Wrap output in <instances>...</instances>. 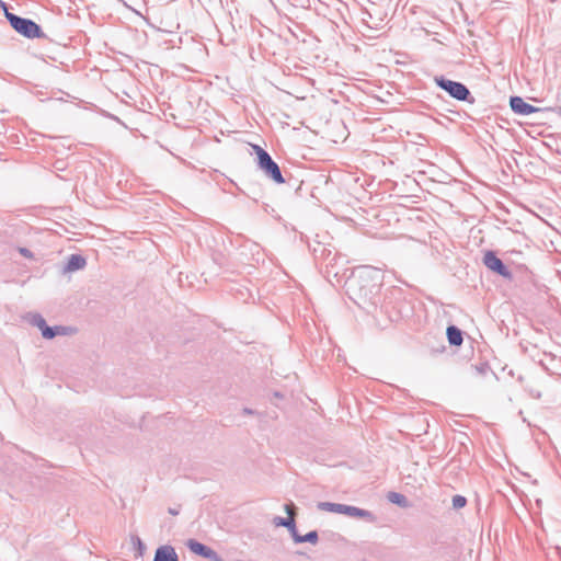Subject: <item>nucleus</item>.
<instances>
[{
  "mask_svg": "<svg viewBox=\"0 0 561 561\" xmlns=\"http://www.w3.org/2000/svg\"><path fill=\"white\" fill-rule=\"evenodd\" d=\"M380 270L364 266L347 282L350 298L367 314L378 319L379 304L382 300Z\"/></svg>",
  "mask_w": 561,
  "mask_h": 561,
  "instance_id": "f257e3e1",
  "label": "nucleus"
},
{
  "mask_svg": "<svg viewBox=\"0 0 561 561\" xmlns=\"http://www.w3.org/2000/svg\"><path fill=\"white\" fill-rule=\"evenodd\" d=\"M409 306L400 288L391 287L386 290L379 304L378 318L385 316L389 322H398L408 316ZM380 322V319H376Z\"/></svg>",
  "mask_w": 561,
  "mask_h": 561,
  "instance_id": "f03ea898",
  "label": "nucleus"
},
{
  "mask_svg": "<svg viewBox=\"0 0 561 561\" xmlns=\"http://www.w3.org/2000/svg\"><path fill=\"white\" fill-rule=\"evenodd\" d=\"M2 5L4 8V16L15 32L31 39L45 37V34L36 22L31 19L22 18L12 12H9L3 2Z\"/></svg>",
  "mask_w": 561,
  "mask_h": 561,
  "instance_id": "7ed1b4c3",
  "label": "nucleus"
},
{
  "mask_svg": "<svg viewBox=\"0 0 561 561\" xmlns=\"http://www.w3.org/2000/svg\"><path fill=\"white\" fill-rule=\"evenodd\" d=\"M256 154V163L264 174L277 184L285 183L279 165L272 159L271 154L259 145H252Z\"/></svg>",
  "mask_w": 561,
  "mask_h": 561,
  "instance_id": "20e7f679",
  "label": "nucleus"
},
{
  "mask_svg": "<svg viewBox=\"0 0 561 561\" xmlns=\"http://www.w3.org/2000/svg\"><path fill=\"white\" fill-rule=\"evenodd\" d=\"M434 82L457 101L474 103V99L466 84L447 79L444 76H435Z\"/></svg>",
  "mask_w": 561,
  "mask_h": 561,
  "instance_id": "39448f33",
  "label": "nucleus"
},
{
  "mask_svg": "<svg viewBox=\"0 0 561 561\" xmlns=\"http://www.w3.org/2000/svg\"><path fill=\"white\" fill-rule=\"evenodd\" d=\"M483 264L493 273L506 278L512 279L513 274L504 262L495 254L494 251H486L482 259Z\"/></svg>",
  "mask_w": 561,
  "mask_h": 561,
  "instance_id": "423d86ee",
  "label": "nucleus"
},
{
  "mask_svg": "<svg viewBox=\"0 0 561 561\" xmlns=\"http://www.w3.org/2000/svg\"><path fill=\"white\" fill-rule=\"evenodd\" d=\"M511 110L518 115H530L534 113H547L548 108L536 107L524 101L522 96L514 95L510 98Z\"/></svg>",
  "mask_w": 561,
  "mask_h": 561,
  "instance_id": "0eeeda50",
  "label": "nucleus"
},
{
  "mask_svg": "<svg viewBox=\"0 0 561 561\" xmlns=\"http://www.w3.org/2000/svg\"><path fill=\"white\" fill-rule=\"evenodd\" d=\"M153 561H179V556L172 546L163 545L156 549Z\"/></svg>",
  "mask_w": 561,
  "mask_h": 561,
  "instance_id": "6e6552de",
  "label": "nucleus"
},
{
  "mask_svg": "<svg viewBox=\"0 0 561 561\" xmlns=\"http://www.w3.org/2000/svg\"><path fill=\"white\" fill-rule=\"evenodd\" d=\"M87 264L85 259L81 254H71L66 264L62 266L64 274L82 270Z\"/></svg>",
  "mask_w": 561,
  "mask_h": 561,
  "instance_id": "1a4fd4ad",
  "label": "nucleus"
},
{
  "mask_svg": "<svg viewBox=\"0 0 561 561\" xmlns=\"http://www.w3.org/2000/svg\"><path fill=\"white\" fill-rule=\"evenodd\" d=\"M76 332V329L72 327L66 325H54L45 329L44 339L51 340L58 335H70Z\"/></svg>",
  "mask_w": 561,
  "mask_h": 561,
  "instance_id": "9d476101",
  "label": "nucleus"
},
{
  "mask_svg": "<svg viewBox=\"0 0 561 561\" xmlns=\"http://www.w3.org/2000/svg\"><path fill=\"white\" fill-rule=\"evenodd\" d=\"M446 336L451 346H460L463 342V332L454 324L447 327Z\"/></svg>",
  "mask_w": 561,
  "mask_h": 561,
  "instance_id": "9b49d317",
  "label": "nucleus"
},
{
  "mask_svg": "<svg viewBox=\"0 0 561 561\" xmlns=\"http://www.w3.org/2000/svg\"><path fill=\"white\" fill-rule=\"evenodd\" d=\"M345 515L350 517L364 518L368 522H375V516L370 511L352 505H346Z\"/></svg>",
  "mask_w": 561,
  "mask_h": 561,
  "instance_id": "f8f14e48",
  "label": "nucleus"
},
{
  "mask_svg": "<svg viewBox=\"0 0 561 561\" xmlns=\"http://www.w3.org/2000/svg\"><path fill=\"white\" fill-rule=\"evenodd\" d=\"M273 523L275 526H282L288 529L293 540L295 539V536L298 534L297 527H296V520L294 517H280L276 516L273 519Z\"/></svg>",
  "mask_w": 561,
  "mask_h": 561,
  "instance_id": "ddd939ff",
  "label": "nucleus"
},
{
  "mask_svg": "<svg viewBox=\"0 0 561 561\" xmlns=\"http://www.w3.org/2000/svg\"><path fill=\"white\" fill-rule=\"evenodd\" d=\"M318 510L323 512L336 513L345 515L346 504L332 503V502H319L317 504Z\"/></svg>",
  "mask_w": 561,
  "mask_h": 561,
  "instance_id": "4468645a",
  "label": "nucleus"
},
{
  "mask_svg": "<svg viewBox=\"0 0 561 561\" xmlns=\"http://www.w3.org/2000/svg\"><path fill=\"white\" fill-rule=\"evenodd\" d=\"M186 547L191 552L203 558L208 553L210 549V547L197 541L196 539H188L186 541Z\"/></svg>",
  "mask_w": 561,
  "mask_h": 561,
  "instance_id": "2eb2a0df",
  "label": "nucleus"
},
{
  "mask_svg": "<svg viewBox=\"0 0 561 561\" xmlns=\"http://www.w3.org/2000/svg\"><path fill=\"white\" fill-rule=\"evenodd\" d=\"M319 541V534L317 530H311L306 535H300L299 533L295 536V543H304L309 542L311 545H317Z\"/></svg>",
  "mask_w": 561,
  "mask_h": 561,
  "instance_id": "dca6fc26",
  "label": "nucleus"
},
{
  "mask_svg": "<svg viewBox=\"0 0 561 561\" xmlns=\"http://www.w3.org/2000/svg\"><path fill=\"white\" fill-rule=\"evenodd\" d=\"M31 323L41 330L42 336L45 334V329L49 328V325L46 323V320L39 313H34L31 316Z\"/></svg>",
  "mask_w": 561,
  "mask_h": 561,
  "instance_id": "f3484780",
  "label": "nucleus"
},
{
  "mask_svg": "<svg viewBox=\"0 0 561 561\" xmlns=\"http://www.w3.org/2000/svg\"><path fill=\"white\" fill-rule=\"evenodd\" d=\"M387 497L391 503L397 504L401 507H405L408 504L407 497L401 493L389 492Z\"/></svg>",
  "mask_w": 561,
  "mask_h": 561,
  "instance_id": "a211bd4d",
  "label": "nucleus"
},
{
  "mask_svg": "<svg viewBox=\"0 0 561 561\" xmlns=\"http://www.w3.org/2000/svg\"><path fill=\"white\" fill-rule=\"evenodd\" d=\"M451 502H453V507L455 510H460V508L466 506L467 499L465 496H462V495L457 494V495L453 496Z\"/></svg>",
  "mask_w": 561,
  "mask_h": 561,
  "instance_id": "6ab92c4d",
  "label": "nucleus"
},
{
  "mask_svg": "<svg viewBox=\"0 0 561 561\" xmlns=\"http://www.w3.org/2000/svg\"><path fill=\"white\" fill-rule=\"evenodd\" d=\"M328 8H333L340 14L343 13V10H347L346 3L342 2L341 0H332V3L328 4Z\"/></svg>",
  "mask_w": 561,
  "mask_h": 561,
  "instance_id": "aec40b11",
  "label": "nucleus"
},
{
  "mask_svg": "<svg viewBox=\"0 0 561 561\" xmlns=\"http://www.w3.org/2000/svg\"><path fill=\"white\" fill-rule=\"evenodd\" d=\"M131 541L134 547L137 549L138 553L141 556L146 550V546L142 540L138 536H131Z\"/></svg>",
  "mask_w": 561,
  "mask_h": 561,
  "instance_id": "412c9836",
  "label": "nucleus"
},
{
  "mask_svg": "<svg viewBox=\"0 0 561 561\" xmlns=\"http://www.w3.org/2000/svg\"><path fill=\"white\" fill-rule=\"evenodd\" d=\"M284 510H285L286 514L288 515V517L295 518V515L297 513V507L293 502L286 503L284 505Z\"/></svg>",
  "mask_w": 561,
  "mask_h": 561,
  "instance_id": "4be33fe9",
  "label": "nucleus"
},
{
  "mask_svg": "<svg viewBox=\"0 0 561 561\" xmlns=\"http://www.w3.org/2000/svg\"><path fill=\"white\" fill-rule=\"evenodd\" d=\"M474 370L477 375L484 376L491 371V368L488 364H481L480 366H474Z\"/></svg>",
  "mask_w": 561,
  "mask_h": 561,
  "instance_id": "5701e85b",
  "label": "nucleus"
},
{
  "mask_svg": "<svg viewBox=\"0 0 561 561\" xmlns=\"http://www.w3.org/2000/svg\"><path fill=\"white\" fill-rule=\"evenodd\" d=\"M19 253L26 259H33L34 254L27 248H19Z\"/></svg>",
  "mask_w": 561,
  "mask_h": 561,
  "instance_id": "b1692460",
  "label": "nucleus"
},
{
  "mask_svg": "<svg viewBox=\"0 0 561 561\" xmlns=\"http://www.w3.org/2000/svg\"><path fill=\"white\" fill-rule=\"evenodd\" d=\"M218 557V553L214 549H209L208 553L204 557L210 561H214Z\"/></svg>",
  "mask_w": 561,
  "mask_h": 561,
  "instance_id": "393cba45",
  "label": "nucleus"
},
{
  "mask_svg": "<svg viewBox=\"0 0 561 561\" xmlns=\"http://www.w3.org/2000/svg\"><path fill=\"white\" fill-rule=\"evenodd\" d=\"M547 112H554L558 113L561 116V106H554V107H547Z\"/></svg>",
  "mask_w": 561,
  "mask_h": 561,
  "instance_id": "a878e982",
  "label": "nucleus"
},
{
  "mask_svg": "<svg viewBox=\"0 0 561 561\" xmlns=\"http://www.w3.org/2000/svg\"><path fill=\"white\" fill-rule=\"evenodd\" d=\"M242 413L244 415H253V414H255V411L250 408H243Z\"/></svg>",
  "mask_w": 561,
  "mask_h": 561,
  "instance_id": "bb28decb",
  "label": "nucleus"
},
{
  "mask_svg": "<svg viewBox=\"0 0 561 561\" xmlns=\"http://www.w3.org/2000/svg\"><path fill=\"white\" fill-rule=\"evenodd\" d=\"M169 513L171 515H178L179 514V511L178 510H174V508H169Z\"/></svg>",
  "mask_w": 561,
  "mask_h": 561,
  "instance_id": "cd10ccee",
  "label": "nucleus"
},
{
  "mask_svg": "<svg viewBox=\"0 0 561 561\" xmlns=\"http://www.w3.org/2000/svg\"><path fill=\"white\" fill-rule=\"evenodd\" d=\"M274 396H275L276 398H280V397H282L279 392H275V393H274Z\"/></svg>",
  "mask_w": 561,
  "mask_h": 561,
  "instance_id": "c85d7f7f",
  "label": "nucleus"
}]
</instances>
